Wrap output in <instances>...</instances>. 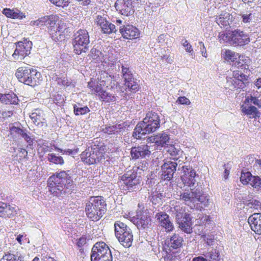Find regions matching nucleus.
I'll list each match as a JSON object with an SVG mask.
<instances>
[{
  "instance_id": "nucleus-44",
  "label": "nucleus",
  "mask_w": 261,
  "mask_h": 261,
  "mask_svg": "<svg viewBox=\"0 0 261 261\" xmlns=\"http://www.w3.org/2000/svg\"><path fill=\"white\" fill-rule=\"evenodd\" d=\"M230 35H231V31L230 30L225 32H220L218 35L220 42L221 43L223 41V42H227L230 44L231 36Z\"/></svg>"
},
{
  "instance_id": "nucleus-45",
  "label": "nucleus",
  "mask_w": 261,
  "mask_h": 261,
  "mask_svg": "<svg viewBox=\"0 0 261 261\" xmlns=\"http://www.w3.org/2000/svg\"><path fill=\"white\" fill-rule=\"evenodd\" d=\"M242 112L247 115H252L253 117L256 115L257 110L254 106L242 107Z\"/></svg>"
},
{
  "instance_id": "nucleus-46",
  "label": "nucleus",
  "mask_w": 261,
  "mask_h": 261,
  "mask_svg": "<svg viewBox=\"0 0 261 261\" xmlns=\"http://www.w3.org/2000/svg\"><path fill=\"white\" fill-rule=\"evenodd\" d=\"M127 124L125 123H122L121 124H116L114 125L115 135H122L123 133L125 131Z\"/></svg>"
},
{
  "instance_id": "nucleus-7",
  "label": "nucleus",
  "mask_w": 261,
  "mask_h": 261,
  "mask_svg": "<svg viewBox=\"0 0 261 261\" xmlns=\"http://www.w3.org/2000/svg\"><path fill=\"white\" fill-rule=\"evenodd\" d=\"M115 234L119 242L124 247L128 248L132 246L133 236L130 228L125 223L117 221L114 224Z\"/></svg>"
},
{
  "instance_id": "nucleus-32",
  "label": "nucleus",
  "mask_w": 261,
  "mask_h": 261,
  "mask_svg": "<svg viewBox=\"0 0 261 261\" xmlns=\"http://www.w3.org/2000/svg\"><path fill=\"white\" fill-rule=\"evenodd\" d=\"M242 21L244 23H249L255 18V13L253 10H247L240 14Z\"/></svg>"
},
{
  "instance_id": "nucleus-54",
  "label": "nucleus",
  "mask_w": 261,
  "mask_h": 261,
  "mask_svg": "<svg viewBox=\"0 0 261 261\" xmlns=\"http://www.w3.org/2000/svg\"><path fill=\"white\" fill-rule=\"evenodd\" d=\"M53 102L59 106H61L64 102V98L61 94L55 95L53 97Z\"/></svg>"
},
{
  "instance_id": "nucleus-58",
  "label": "nucleus",
  "mask_w": 261,
  "mask_h": 261,
  "mask_svg": "<svg viewBox=\"0 0 261 261\" xmlns=\"http://www.w3.org/2000/svg\"><path fill=\"white\" fill-rule=\"evenodd\" d=\"M181 43L185 47L186 51L189 53H191L193 51L191 45L188 42L187 40L182 39L181 41Z\"/></svg>"
},
{
  "instance_id": "nucleus-37",
  "label": "nucleus",
  "mask_w": 261,
  "mask_h": 261,
  "mask_svg": "<svg viewBox=\"0 0 261 261\" xmlns=\"http://www.w3.org/2000/svg\"><path fill=\"white\" fill-rule=\"evenodd\" d=\"M73 111L75 115H85L90 112V109L87 106L82 107V105L79 103L73 106Z\"/></svg>"
},
{
  "instance_id": "nucleus-41",
  "label": "nucleus",
  "mask_w": 261,
  "mask_h": 261,
  "mask_svg": "<svg viewBox=\"0 0 261 261\" xmlns=\"http://www.w3.org/2000/svg\"><path fill=\"white\" fill-rule=\"evenodd\" d=\"M46 22H45V25L47 27L48 30L49 29H52L53 30L55 29V25L58 20V17L54 15L46 16Z\"/></svg>"
},
{
  "instance_id": "nucleus-59",
  "label": "nucleus",
  "mask_w": 261,
  "mask_h": 261,
  "mask_svg": "<svg viewBox=\"0 0 261 261\" xmlns=\"http://www.w3.org/2000/svg\"><path fill=\"white\" fill-rule=\"evenodd\" d=\"M176 102L181 105H190L191 101L190 100L185 96H180L176 100Z\"/></svg>"
},
{
  "instance_id": "nucleus-42",
  "label": "nucleus",
  "mask_w": 261,
  "mask_h": 261,
  "mask_svg": "<svg viewBox=\"0 0 261 261\" xmlns=\"http://www.w3.org/2000/svg\"><path fill=\"white\" fill-rule=\"evenodd\" d=\"M254 176H252L250 172H244L242 171L240 177V181L244 185L250 184L253 179Z\"/></svg>"
},
{
  "instance_id": "nucleus-30",
  "label": "nucleus",
  "mask_w": 261,
  "mask_h": 261,
  "mask_svg": "<svg viewBox=\"0 0 261 261\" xmlns=\"http://www.w3.org/2000/svg\"><path fill=\"white\" fill-rule=\"evenodd\" d=\"M30 117L33 123L36 125H41L42 126L43 121L44 120L43 112L40 110H35L30 115Z\"/></svg>"
},
{
  "instance_id": "nucleus-13",
  "label": "nucleus",
  "mask_w": 261,
  "mask_h": 261,
  "mask_svg": "<svg viewBox=\"0 0 261 261\" xmlns=\"http://www.w3.org/2000/svg\"><path fill=\"white\" fill-rule=\"evenodd\" d=\"M112 255L111 250L108 246L103 242L96 243L93 247L91 251V260H94L101 257H109Z\"/></svg>"
},
{
  "instance_id": "nucleus-47",
  "label": "nucleus",
  "mask_w": 261,
  "mask_h": 261,
  "mask_svg": "<svg viewBox=\"0 0 261 261\" xmlns=\"http://www.w3.org/2000/svg\"><path fill=\"white\" fill-rule=\"evenodd\" d=\"M46 20V16H45L37 20L31 21L30 24L32 27L36 26L38 28H41L45 25Z\"/></svg>"
},
{
  "instance_id": "nucleus-20",
  "label": "nucleus",
  "mask_w": 261,
  "mask_h": 261,
  "mask_svg": "<svg viewBox=\"0 0 261 261\" xmlns=\"http://www.w3.org/2000/svg\"><path fill=\"white\" fill-rule=\"evenodd\" d=\"M97 24L100 26L103 34H110L116 32L115 25L107 20V15L96 16L95 19Z\"/></svg>"
},
{
  "instance_id": "nucleus-8",
  "label": "nucleus",
  "mask_w": 261,
  "mask_h": 261,
  "mask_svg": "<svg viewBox=\"0 0 261 261\" xmlns=\"http://www.w3.org/2000/svg\"><path fill=\"white\" fill-rule=\"evenodd\" d=\"M173 208V212L179 227L185 233H192V223L190 214L186 212L185 207L179 205L175 206Z\"/></svg>"
},
{
  "instance_id": "nucleus-3",
  "label": "nucleus",
  "mask_w": 261,
  "mask_h": 261,
  "mask_svg": "<svg viewBox=\"0 0 261 261\" xmlns=\"http://www.w3.org/2000/svg\"><path fill=\"white\" fill-rule=\"evenodd\" d=\"M107 211V204L101 196L91 197L86 204L85 213L87 217L92 221H97Z\"/></svg>"
},
{
  "instance_id": "nucleus-17",
  "label": "nucleus",
  "mask_w": 261,
  "mask_h": 261,
  "mask_svg": "<svg viewBox=\"0 0 261 261\" xmlns=\"http://www.w3.org/2000/svg\"><path fill=\"white\" fill-rule=\"evenodd\" d=\"M132 0H117L115 3L116 10L120 14L128 16L132 15L135 12L134 7Z\"/></svg>"
},
{
  "instance_id": "nucleus-39",
  "label": "nucleus",
  "mask_w": 261,
  "mask_h": 261,
  "mask_svg": "<svg viewBox=\"0 0 261 261\" xmlns=\"http://www.w3.org/2000/svg\"><path fill=\"white\" fill-rule=\"evenodd\" d=\"M48 161L53 164L62 165L64 163L63 158L61 156H57L54 153H49L47 155Z\"/></svg>"
},
{
  "instance_id": "nucleus-63",
  "label": "nucleus",
  "mask_w": 261,
  "mask_h": 261,
  "mask_svg": "<svg viewBox=\"0 0 261 261\" xmlns=\"http://www.w3.org/2000/svg\"><path fill=\"white\" fill-rule=\"evenodd\" d=\"M87 244V238L85 236H82L79 238L77 242V245L79 247H82Z\"/></svg>"
},
{
  "instance_id": "nucleus-21",
  "label": "nucleus",
  "mask_w": 261,
  "mask_h": 261,
  "mask_svg": "<svg viewBox=\"0 0 261 261\" xmlns=\"http://www.w3.org/2000/svg\"><path fill=\"white\" fill-rule=\"evenodd\" d=\"M177 164L175 162L168 161L161 167V178L164 180L170 181L173 177Z\"/></svg>"
},
{
  "instance_id": "nucleus-31",
  "label": "nucleus",
  "mask_w": 261,
  "mask_h": 261,
  "mask_svg": "<svg viewBox=\"0 0 261 261\" xmlns=\"http://www.w3.org/2000/svg\"><path fill=\"white\" fill-rule=\"evenodd\" d=\"M3 13L7 17L11 18L13 19H22L25 17L24 14L17 9L15 10L8 8H5L3 9Z\"/></svg>"
},
{
  "instance_id": "nucleus-26",
  "label": "nucleus",
  "mask_w": 261,
  "mask_h": 261,
  "mask_svg": "<svg viewBox=\"0 0 261 261\" xmlns=\"http://www.w3.org/2000/svg\"><path fill=\"white\" fill-rule=\"evenodd\" d=\"M248 222L253 231L261 234V213H254L249 217Z\"/></svg>"
},
{
  "instance_id": "nucleus-16",
  "label": "nucleus",
  "mask_w": 261,
  "mask_h": 261,
  "mask_svg": "<svg viewBox=\"0 0 261 261\" xmlns=\"http://www.w3.org/2000/svg\"><path fill=\"white\" fill-rule=\"evenodd\" d=\"M230 44L235 46H243L250 42L248 35L240 30L231 31Z\"/></svg>"
},
{
  "instance_id": "nucleus-57",
  "label": "nucleus",
  "mask_w": 261,
  "mask_h": 261,
  "mask_svg": "<svg viewBox=\"0 0 261 261\" xmlns=\"http://www.w3.org/2000/svg\"><path fill=\"white\" fill-rule=\"evenodd\" d=\"M102 131L106 134L109 135H115L114 125L112 126H105L102 128Z\"/></svg>"
},
{
  "instance_id": "nucleus-61",
  "label": "nucleus",
  "mask_w": 261,
  "mask_h": 261,
  "mask_svg": "<svg viewBox=\"0 0 261 261\" xmlns=\"http://www.w3.org/2000/svg\"><path fill=\"white\" fill-rule=\"evenodd\" d=\"M21 137L24 139L29 145H33L34 138L32 136H29L25 132Z\"/></svg>"
},
{
  "instance_id": "nucleus-10",
  "label": "nucleus",
  "mask_w": 261,
  "mask_h": 261,
  "mask_svg": "<svg viewBox=\"0 0 261 261\" xmlns=\"http://www.w3.org/2000/svg\"><path fill=\"white\" fill-rule=\"evenodd\" d=\"M140 176H138L136 172L128 171L121 176V189L129 192L136 191L140 188Z\"/></svg>"
},
{
  "instance_id": "nucleus-12",
  "label": "nucleus",
  "mask_w": 261,
  "mask_h": 261,
  "mask_svg": "<svg viewBox=\"0 0 261 261\" xmlns=\"http://www.w3.org/2000/svg\"><path fill=\"white\" fill-rule=\"evenodd\" d=\"M181 170V179L185 186L191 188H197L195 186L197 182L196 178L198 175L192 167L189 166H183Z\"/></svg>"
},
{
  "instance_id": "nucleus-15",
  "label": "nucleus",
  "mask_w": 261,
  "mask_h": 261,
  "mask_svg": "<svg viewBox=\"0 0 261 261\" xmlns=\"http://www.w3.org/2000/svg\"><path fill=\"white\" fill-rule=\"evenodd\" d=\"M131 221L138 229H145L151 225V219L147 210L138 212L136 217H133Z\"/></svg>"
},
{
  "instance_id": "nucleus-25",
  "label": "nucleus",
  "mask_w": 261,
  "mask_h": 261,
  "mask_svg": "<svg viewBox=\"0 0 261 261\" xmlns=\"http://www.w3.org/2000/svg\"><path fill=\"white\" fill-rule=\"evenodd\" d=\"M119 30L122 37L126 39L137 38L140 34L138 29L132 25H127L122 28L120 27Z\"/></svg>"
},
{
  "instance_id": "nucleus-29",
  "label": "nucleus",
  "mask_w": 261,
  "mask_h": 261,
  "mask_svg": "<svg viewBox=\"0 0 261 261\" xmlns=\"http://www.w3.org/2000/svg\"><path fill=\"white\" fill-rule=\"evenodd\" d=\"M0 101L6 105H17L18 99L14 93H9L5 94H0Z\"/></svg>"
},
{
  "instance_id": "nucleus-49",
  "label": "nucleus",
  "mask_w": 261,
  "mask_h": 261,
  "mask_svg": "<svg viewBox=\"0 0 261 261\" xmlns=\"http://www.w3.org/2000/svg\"><path fill=\"white\" fill-rule=\"evenodd\" d=\"M57 29H56L53 30L52 29H49L48 31L53 40L56 42L59 41L61 38L60 30L57 31Z\"/></svg>"
},
{
  "instance_id": "nucleus-33",
  "label": "nucleus",
  "mask_w": 261,
  "mask_h": 261,
  "mask_svg": "<svg viewBox=\"0 0 261 261\" xmlns=\"http://www.w3.org/2000/svg\"><path fill=\"white\" fill-rule=\"evenodd\" d=\"M203 255L207 261H219L220 259V253L217 249H212Z\"/></svg>"
},
{
  "instance_id": "nucleus-36",
  "label": "nucleus",
  "mask_w": 261,
  "mask_h": 261,
  "mask_svg": "<svg viewBox=\"0 0 261 261\" xmlns=\"http://www.w3.org/2000/svg\"><path fill=\"white\" fill-rule=\"evenodd\" d=\"M163 197L164 194L157 191L151 192L150 195L149 196L150 200L153 204H156L160 203Z\"/></svg>"
},
{
  "instance_id": "nucleus-19",
  "label": "nucleus",
  "mask_w": 261,
  "mask_h": 261,
  "mask_svg": "<svg viewBox=\"0 0 261 261\" xmlns=\"http://www.w3.org/2000/svg\"><path fill=\"white\" fill-rule=\"evenodd\" d=\"M155 218L159 224L163 227L166 232L173 230L174 226L169 216L164 212H159L155 215Z\"/></svg>"
},
{
  "instance_id": "nucleus-4",
  "label": "nucleus",
  "mask_w": 261,
  "mask_h": 261,
  "mask_svg": "<svg viewBox=\"0 0 261 261\" xmlns=\"http://www.w3.org/2000/svg\"><path fill=\"white\" fill-rule=\"evenodd\" d=\"M15 75L20 82L32 86L39 84L41 77L39 72L29 66L19 67Z\"/></svg>"
},
{
  "instance_id": "nucleus-51",
  "label": "nucleus",
  "mask_w": 261,
  "mask_h": 261,
  "mask_svg": "<svg viewBox=\"0 0 261 261\" xmlns=\"http://www.w3.org/2000/svg\"><path fill=\"white\" fill-rule=\"evenodd\" d=\"M247 206L251 208L256 210H261V202L257 200H250L247 204Z\"/></svg>"
},
{
  "instance_id": "nucleus-55",
  "label": "nucleus",
  "mask_w": 261,
  "mask_h": 261,
  "mask_svg": "<svg viewBox=\"0 0 261 261\" xmlns=\"http://www.w3.org/2000/svg\"><path fill=\"white\" fill-rule=\"evenodd\" d=\"M49 1L57 7H64L68 5L69 0H49Z\"/></svg>"
},
{
  "instance_id": "nucleus-23",
  "label": "nucleus",
  "mask_w": 261,
  "mask_h": 261,
  "mask_svg": "<svg viewBox=\"0 0 261 261\" xmlns=\"http://www.w3.org/2000/svg\"><path fill=\"white\" fill-rule=\"evenodd\" d=\"M196 191L198 192V194L195 196V204L194 208L199 210L200 211L204 207L208 206L209 203V199L207 197L203 194L202 188L197 187Z\"/></svg>"
},
{
  "instance_id": "nucleus-2",
  "label": "nucleus",
  "mask_w": 261,
  "mask_h": 261,
  "mask_svg": "<svg viewBox=\"0 0 261 261\" xmlns=\"http://www.w3.org/2000/svg\"><path fill=\"white\" fill-rule=\"evenodd\" d=\"M160 126V117L154 112H148L143 121L136 126L133 133L134 138L140 139L146 134L152 133Z\"/></svg>"
},
{
  "instance_id": "nucleus-53",
  "label": "nucleus",
  "mask_w": 261,
  "mask_h": 261,
  "mask_svg": "<svg viewBox=\"0 0 261 261\" xmlns=\"http://www.w3.org/2000/svg\"><path fill=\"white\" fill-rule=\"evenodd\" d=\"M250 185L255 188L261 190V178L258 176H254L251 182H250Z\"/></svg>"
},
{
  "instance_id": "nucleus-48",
  "label": "nucleus",
  "mask_w": 261,
  "mask_h": 261,
  "mask_svg": "<svg viewBox=\"0 0 261 261\" xmlns=\"http://www.w3.org/2000/svg\"><path fill=\"white\" fill-rule=\"evenodd\" d=\"M257 159H256L252 155H248L244 159V163H242V166H245L247 169H249V166L253 164L254 165V163H256V161Z\"/></svg>"
},
{
  "instance_id": "nucleus-35",
  "label": "nucleus",
  "mask_w": 261,
  "mask_h": 261,
  "mask_svg": "<svg viewBox=\"0 0 261 261\" xmlns=\"http://www.w3.org/2000/svg\"><path fill=\"white\" fill-rule=\"evenodd\" d=\"M224 59L228 62H234L237 60L238 55L229 49L222 51Z\"/></svg>"
},
{
  "instance_id": "nucleus-38",
  "label": "nucleus",
  "mask_w": 261,
  "mask_h": 261,
  "mask_svg": "<svg viewBox=\"0 0 261 261\" xmlns=\"http://www.w3.org/2000/svg\"><path fill=\"white\" fill-rule=\"evenodd\" d=\"M0 261H24L23 257L15 255L11 253L5 254Z\"/></svg>"
},
{
  "instance_id": "nucleus-50",
  "label": "nucleus",
  "mask_w": 261,
  "mask_h": 261,
  "mask_svg": "<svg viewBox=\"0 0 261 261\" xmlns=\"http://www.w3.org/2000/svg\"><path fill=\"white\" fill-rule=\"evenodd\" d=\"M57 83L59 85H62L64 87H68V86H72L74 87V84H73L71 82H70L69 80H68L66 77L63 78H58L57 80Z\"/></svg>"
},
{
  "instance_id": "nucleus-14",
  "label": "nucleus",
  "mask_w": 261,
  "mask_h": 261,
  "mask_svg": "<svg viewBox=\"0 0 261 261\" xmlns=\"http://www.w3.org/2000/svg\"><path fill=\"white\" fill-rule=\"evenodd\" d=\"M32 42L25 39L23 41L18 42L16 44V49L12 55L16 60H22L31 53Z\"/></svg>"
},
{
  "instance_id": "nucleus-6",
  "label": "nucleus",
  "mask_w": 261,
  "mask_h": 261,
  "mask_svg": "<svg viewBox=\"0 0 261 261\" xmlns=\"http://www.w3.org/2000/svg\"><path fill=\"white\" fill-rule=\"evenodd\" d=\"M73 36L72 45L74 53L76 55L86 53L90 46V38L87 31L80 29L74 33Z\"/></svg>"
},
{
  "instance_id": "nucleus-60",
  "label": "nucleus",
  "mask_w": 261,
  "mask_h": 261,
  "mask_svg": "<svg viewBox=\"0 0 261 261\" xmlns=\"http://www.w3.org/2000/svg\"><path fill=\"white\" fill-rule=\"evenodd\" d=\"M197 47H198V48H199L200 51L202 56L206 58L207 57V54H206V48L204 46L203 43L201 41L198 42Z\"/></svg>"
},
{
  "instance_id": "nucleus-40",
  "label": "nucleus",
  "mask_w": 261,
  "mask_h": 261,
  "mask_svg": "<svg viewBox=\"0 0 261 261\" xmlns=\"http://www.w3.org/2000/svg\"><path fill=\"white\" fill-rule=\"evenodd\" d=\"M100 99L106 102H114L116 100V97L115 95L111 94L104 90L102 93L100 94Z\"/></svg>"
},
{
  "instance_id": "nucleus-27",
  "label": "nucleus",
  "mask_w": 261,
  "mask_h": 261,
  "mask_svg": "<svg viewBox=\"0 0 261 261\" xmlns=\"http://www.w3.org/2000/svg\"><path fill=\"white\" fill-rule=\"evenodd\" d=\"M148 142H154L157 147H162L168 145L169 143V137L165 133L159 134L155 136H151L147 139Z\"/></svg>"
},
{
  "instance_id": "nucleus-24",
  "label": "nucleus",
  "mask_w": 261,
  "mask_h": 261,
  "mask_svg": "<svg viewBox=\"0 0 261 261\" xmlns=\"http://www.w3.org/2000/svg\"><path fill=\"white\" fill-rule=\"evenodd\" d=\"M150 153L149 146L146 144L132 147L130 151L132 158L135 159H137L139 158H143L147 156H148Z\"/></svg>"
},
{
  "instance_id": "nucleus-9",
  "label": "nucleus",
  "mask_w": 261,
  "mask_h": 261,
  "mask_svg": "<svg viewBox=\"0 0 261 261\" xmlns=\"http://www.w3.org/2000/svg\"><path fill=\"white\" fill-rule=\"evenodd\" d=\"M240 62H236V65H238V67H240L241 69L233 71V76L234 79L231 81V83L234 88L243 89L249 83L248 78L250 71L248 65L241 64L240 65Z\"/></svg>"
},
{
  "instance_id": "nucleus-11",
  "label": "nucleus",
  "mask_w": 261,
  "mask_h": 261,
  "mask_svg": "<svg viewBox=\"0 0 261 261\" xmlns=\"http://www.w3.org/2000/svg\"><path fill=\"white\" fill-rule=\"evenodd\" d=\"M121 73L124 81V85L131 92L135 93L139 90V86L135 80L132 71L128 64H121Z\"/></svg>"
},
{
  "instance_id": "nucleus-34",
  "label": "nucleus",
  "mask_w": 261,
  "mask_h": 261,
  "mask_svg": "<svg viewBox=\"0 0 261 261\" xmlns=\"http://www.w3.org/2000/svg\"><path fill=\"white\" fill-rule=\"evenodd\" d=\"M229 14L226 12H223L220 15L216 17V21L221 27L228 25Z\"/></svg>"
},
{
  "instance_id": "nucleus-62",
  "label": "nucleus",
  "mask_w": 261,
  "mask_h": 261,
  "mask_svg": "<svg viewBox=\"0 0 261 261\" xmlns=\"http://www.w3.org/2000/svg\"><path fill=\"white\" fill-rule=\"evenodd\" d=\"M100 51L96 48H92L90 51V53L88 55V56L92 58L93 59H96L99 56Z\"/></svg>"
},
{
  "instance_id": "nucleus-18",
  "label": "nucleus",
  "mask_w": 261,
  "mask_h": 261,
  "mask_svg": "<svg viewBox=\"0 0 261 261\" xmlns=\"http://www.w3.org/2000/svg\"><path fill=\"white\" fill-rule=\"evenodd\" d=\"M196 188H190V189H185L179 195V199L182 201L186 205L194 208L195 204V196L198 194L196 191Z\"/></svg>"
},
{
  "instance_id": "nucleus-1",
  "label": "nucleus",
  "mask_w": 261,
  "mask_h": 261,
  "mask_svg": "<svg viewBox=\"0 0 261 261\" xmlns=\"http://www.w3.org/2000/svg\"><path fill=\"white\" fill-rule=\"evenodd\" d=\"M49 191L54 195L59 197L71 194L74 186L70 170L56 172L48 179Z\"/></svg>"
},
{
  "instance_id": "nucleus-52",
  "label": "nucleus",
  "mask_w": 261,
  "mask_h": 261,
  "mask_svg": "<svg viewBox=\"0 0 261 261\" xmlns=\"http://www.w3.org/2000/svg\"><path fill=\"white\" fill-rule=\"evenodd\" d=\"M197 220V223L200 225L209 224L211 221L210 219V216L206 215L200 216Z\"/></svg>"
},
{
  "instance_id": "nucleus-5",
  "label": "nucleus",
  "mask_w": 261,
  "mask_h": 261,
  "mask_svg": "<svg viewBox=\"0 0 261 261\" xmlns=\"http://www.w3.org/2000/svg\"><path fill=\"white\" fill-rule=\"evenodd\" d=\"M105 147L93 145L88 147L81 154V160L88 165L96 164L104 158Z\"/></svg>"
},
{
  "instance_id": "nucleus-64",
  "label": "nucleus",
  "mask_w": 261,
  "mask_h": 261,
  "mask_svg": "<svg viewBox=\"0 0 261 261\" xmlns=\"http://www.w3.org/2000/svg\"><path fill=\"white\" fill-rule=\"evenodd\" d=\"M254 169L258 173H261V160H257L256 163L253 165Z\"/></svg>"
},
{
  "instance_id": "nucleus-28",
  "label": "nucleus",
  "mask_w": 261,
  "mask_h": 261,
  "mask_svg": "<svg viewBox=\"0 0 261 261\" xmlns=\"http://www.w3.org/2000/svg\"><path fill=\"white\" fill-rule=\"evenodd\" d=\"M98 79L99 83L95 85L93 92L98 95L99 97L100 96V94L102 93L104 91L102 86L106 85L107 82L111 80V77L110 76L108 75L107 73L103 72L100 74V78H98Z\"/></svg>"
},
{
  "instance_id": "nucleus-43",
  "label": "nucleus",
  "mask_w": 261,
  "mask_h": 261,
  "mask_svg": "<svg viewBox=\"0 0 261 261\" xmlns=\"http://www.w3.org/2000/svg\"><path fill=\"white\" fill-rule=\"evenodd\" d=\"M167 152L173 157L174 160H177L178 156L182 151L179 148L175 147L174 145H171L168 147Z\"/></svg>"
},
{
  "instance_id": "nucleus-22",
  "label": "nucleus",
  "mask_w": 261,
  "mask_h": 261,
  "mask_svg": "<svg viewBox=\"0 0 261 261\" xmlns=\"http://www.w3.org/2000/svg\"><path fill=\"white\" fill-rule=\"evenodd\" d=\"M184 242L183 238L179 234L174 233L170 237L167 238L165 241V245L170 251L172 249H177L180 248Z\"/></svg>"
},
{
  "instance_id": "nucleus-56",
  "label": "nucleus",
  "mask_w": 261,
  "mask_h": 261,
  "mask_svg": "<svg viewBox=\"0 0 261 261\" xmlns=\"http://www.w3.org/2000/svg\"><path fill=\"white\" fill-rule=\"evenodd\" d=\"M246 100H247L248 102L253 103L254 105L257 106L259 107H261V102L260 100L255 97H253L251 96L250 98H249V97H247L246 99Z\"/></svg>"
}]
</instances>
